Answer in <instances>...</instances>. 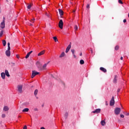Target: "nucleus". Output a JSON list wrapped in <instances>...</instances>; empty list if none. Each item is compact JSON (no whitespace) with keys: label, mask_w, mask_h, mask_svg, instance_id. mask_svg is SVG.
I'll use <instances>...</instances> for the list:
<instances>
[{"label":"nucleus","mask_w":129,"mask_h":129,"mask_svg":"<svg viewBox=\"0 0 129 129\" xmlns=\"http://www.w3.org/2000/svg\"><path fill=\"white\" fill-rule=\"evenodd\" d=\"M121 110L120 109V108H118V107L116 108L114 110L115 114H116V115H118V114H119V113H120Z\"/></svg>","instance_id":"1"},{"label":"nucleus","mask_w":129,"mask_h":129,"mask_svg":"<svg viewBox=\"0 0 129 129\" xmlns=\"http://www.w3.org/2000/svg\"><path fill=\"white\" fill-rule=\"evenodd\" d=\"M18 91L19 93H23V85H19L17 86Z\"/></svg>","instance_id":"2"},{"label":"nucleus","mask_w":129,"mask_h":129,"mask_svg":"<svg viewBox=\"0 0 129 129\" xmlns=\"http://www.w3.org/2000/svg\"><path fill=\"white\" fill-rule=\"evenodd\" d=\"M38 74H40V73L37 72L36 71H32L31 78H34L36 75H38Z\"/></svg>","instance_id":"3"},{"label":"nucleus","mask_w":129,"mask_h":129,"mask_svg":"<svg viewBox=\"0 0 129 129\" xmlns=\"http://www.w3.org/2000/svg\"><path fill=\"white\" fill-rule=\"evenodd\" d=\"M115 101H114V97L112 96L111 100L110 101V106H113L114 105Z\"/></svg>","instance_id":"4"},{"label":"nucleus","mask_w":129,"mask_h":129,"mask_svg":"<svg viewBox=\"0 0 129 129\" xmlns=\"http://www.w3.org/2000/svg\"><path fill=\"white\" fill-rule=\"evenodd\" d=\"M58 27L62 30L63 29V20L62 19H60L59 20V22L58 23Z\"/></svg>","instance_id":"5"},{"label":"nucleus","mask_w":129,"mask_h":129,"mask_svg":"<svg viewBox=\"0 0 129 129\" xmlns=\"http://www.w3.org/2000/svg\"><path fill=\"white\" fill-rule=\"evenodd\" d=\"M117 78H118V77L117 75H115L113 80V82L114 84H116V83H117Z\"/></svg>","instance_id":"6"},{"label":"nucleus","mask_w":129,"mask_h":129,"mask_svg":"<svg viewBox=\"0 0 129 129\" xmlns=\"http://www.w3.org/2000/svg\"><path fill=\"white\" fill-rule=\"evenodd\" d=\"M36 66L37 68H39V69H42V64L40 63L39 61H37L36 63Z\"/></svg>","instance_id":"7"},{"label":"nucleus","mask_w":129,"mask_h":129,"mask_svg":"<svg viewBox=\"0 0 129 129\" xmlns=\"http://www.w3.org/2000/svg\"><path fill=\"white\" fill-rule=\"evenodd\" d=\"M58 12L59 13L60 18H63V17H62V16H63V15H64V12H63V10H62L61 9H58Z\"/></svg>","instance_id":"8"},{"label":"nucleus","mask_w":129,"mask_h":129,"mask_svg":"<svg viewBox=\"0 0 129 129\" xmlns=\"http://www.w3.org/2000/svg\"><path fill=\"white\" fill-rule=\"evenodd\" d=\"M71 49V43L66 48V53H68L69 52V50Z\"/></svg>","instance_id":"9"},{"label":"nucleus","mask_w":129,"mask_h":129,"mask_svg":"<svg viewBox=\"0 0 129 129\" xmlns=\"http://www.w3.org/2000/svg\"><path fill=\"white\" fill-rule=\"evenodd\" d=\"M101 109H96L95 111H93V113H100Z\"/></svg>","instance_id":"10"},{"label":"nucleus","mask_w":129,"mask_h":129,"mask_svg":"<svg viewBox=\"0 0 129 129\" xmlns=\"http://www.w3.org/2000/svg\"><path fill=\"white\" fill-rule=\"evenodd\" d=\"M6 54L8 57H10V56H11V51H10V50H6Z\"/></svg>","instance_id":"11"},{"label":"nucleus","mask_w":129,"mask_h":129,"mask_svg":"<svg viewBox=\"0 0 129 129\" xmlns=\"http://www.w3.org/2000/svg\"><path fill=\"white\" fill-rule=\"evenodd\" d=\"M48 64H49V62L46 63H45V64H44L42 68L41 67V70H44L46 69V68L47 67V66L48 65Z\"/></svg>","instance_id":"12"},{"label":"nucleus","mask_w":129,"mask_h":129,"mask_svg":"<svg viewBox=\"0 0 129 129\" xmlns=\"http://www.w3.org/2000/svg\"><path fill=\"white\" fill-rule=\"evenodd\" d=\"M5 26L6 24H5V22H2L1 24V28H2V29H5Z\"/></svg>","instance_id":"13"},{"label":"nucleus","mask_w":129,"mask_h":129,"mask_svg":"<svg viewBox=\"0 0 129 129\" xmlns=\"http://www.w3.org/2000/svg\"><path fill=\"white\" fill-rule=\"evenodd\" d=\"M44 54H45V50H42L38 54V56H42V55H44Z\"/></svg>","instance_id":"14"},{"label":"nucleus","mask_w":129,"mask_h":129,"mask_svg":"<svg viewBox=\"0 0 129 129\" xmlns=\"http://www.w3.org/2000/svg\"><path fill=\"white\" fill-rule=\"evenodd\" d=\"M1 77L3 79H6V74L5 73H1Z\"/></svg>","instance_id":"15"},{"label":"nucleus","mask_w":129,"mask_h":129,"mask_svg":"<svg viewBox=\"0 0 129 129\" xmlns=\"http://www.w3.org/2000/svg\"><path fill=\"white\" fill-rule=\"evenodd\" d=\"M5 74L7 77H10V74L9 73V71L6 70H5Z\"/></svg>","instance_id":"16"},{"label":"nucleus","mask_w":129,"mask_h":129,"mask_svg":"<svg viewBox=\"0 0 129 129\" xmlns=\"http://www.w3.org/2000/svg\"><path fill=\"white\" fill-rule=\"evenodd\" d=\"M100 70L104 72V73H106V69H104V68L101 67L100 68Z\"/></svg>","instance_id":"17"},{"label":"nucleus","mask_w":129,"mask_h":129,"mask_svg":"<svg viewBox=\"0 0 129 129\" xmlns=\"http://www.w3.org/2000/svg\"><path fill=\"white\" fill-rule=\"evenodd\" d=\"M3 110H4V111H8L9 110V107L7 106H4Z\"/></svg>","instance_id":"18"},{"label":"nucleus","mask_w":129,"mask_h":129,"mask_svg":"<svg viewBox=\"0 0 129 129\" xmlns=\"http://www.w3.org/2000/svg\"><path fill=\"white\" fill-rule=\"evenodd\" d=\"M65 56V52H62L59 56V58H63Z\"/></svg>","instance_id":"19"},{"label":"nucleus","mask_w":129,"mask_h":129,"mask_svg":"<svg viewBox=\"0 0 129 129\" xmlns=\"http://www.w3.org/2000/svg\"><path fill=\"white\" fill-rule=\"evenodd\" d=\"M23 112H28L29 111V108H25L22 110Z\"/></svg>","instance_id":"20"},{"label":"nucleus","mask_w":129,"mask_h":129,"mask_svg":"<svg viewBox=\"0 0 129 129\" xmlns=\"http://www.w3.org/2000/svg\"><path fill=\"white\" fill-rule=\"evenodd\" d=\"M101 125H105V121H104V120H102L101 121Z\"/></svg>","instance_id":"21"},{"label":"nucleus","mask_w":129,"mask_h":129,"mask_svg":"<svg viewBox=\"0 0 129 129\" xmlns=\"http://www.w3.org/2000/svg\"><path fill=\"white\" fill-rule=\"evenodd\" d=\"M3 44L4 47L6 46V45H7V42L6 41V40H3Z\"/></svg>","instance_id":"22"},{"label":"nucleus","mask_w":129,"mask_h":129,"mask_svg":"<svg viewBox=\"0 0 129 129\" xmlns=\"http://www.w3.org/2000/svg\"><path fill=\"white\" fill-rule=\"evenodd\" d=\"M80 63L81 65H83V64H84V60L83 59H81L80 61Z\"/></svg>","instance_id":"23"},{"label":"nucleus","mask_w":129,"mask_h":129,"mask_svg":"<svg viewBox=\"0 0 129 129\" xmlns=\"http://www.w3.org/2000/svg\"><path fill=\"white\" fill-rule=\"evenodd\" d=\"M118 49H119V46H118V45H116V46H115L114 49L116 50V51H117Z\"/></svg>","instance_id":"24"},{"label":"nucleus","mask_w":129,"mask_h":129,"mask_svg":"<svg viewBox=\"0 0 129 129\" xmlns=\"http://www.w3.org/2000/svg\"><path fill=\"white\" fill-rule=\"evenodd\" d=\"M36 19H35V18H33L32 19H31V20L30 21V22H31V23H35V21Z\"/></svg>","instance_id":"25"},{"label":"nucleus","mask_w":129,"mask_h":129,"mask_svg":"<svg viewBox=\"0 0 129 129\" xmlns=\"http://www.w3.org/2000/svg\"><path fill=\"white\" fill-rule=\"evenodd\" d=\"M37 94H38V90L37 89H36L35 91H34V95H37Z\"/></svg>","instance_id":"26"},{"label":"nucleus","mask_w":129,"mask_h":129,"mask_svg":"<svg viewBox=\"0 0 129 129\" xmlns=\"http://www.w3.org/2000/svg\"><path fill=\"white\" fill-rule=\"evenodd\" d=\"M53 40H54L55 42H58V39H57V37H53Z\"/></svg>","instance_id":"27"},{"label":"nucleus","mask_w":129,"mask_h":129,"mask_svg":"<svg viewBox=\"0 0 129 129\" xmlns=\"http://www.w3.org/2000/svg\"><path fill=\"white\" fill-rule=\"evenodd\" d=\"M74 29H75V31H77L78 30V26H77V25H75Z\"/></svg>","instance_id":"28"},{"label":"nucleus","mask_w":129,"mask_h":129,"mask_svg":"<svg viewBox=\"0 0 129 129\" xmlns=\"http://www.w3.org/2000/svg\"><path fill=\"white\" fill-rule=\"evenodd\" d=\"M31 8H32V5H31V4L27 6V9L28 10H30V9H31Z\"/></svg>","instance_id":"29"},{"label":"nucleus","mask_w":129,"mask_h":129,"mask_svg":"<svg viewBox=\"0 0 129 129\" xmlns=\"http://www.w3.org/2000/svg\"><path fill=\"white\" fill-rule=\"evenodd\" d=\"M30 57V54L28 53L26 55L25 58L26 59H28Z\"/></svg>","instance_id":"30"},{"label":"nucleus","mask_w":129,"mask_h":129,"mask_svg":"<svg viewBox=\"0 0 129 129\" xmlns=\"http://www.w3.org/2000/svg\"><path fill=\"white\" fill-rule=\"evenodd\" d=\"M71 52L73 55H74V53H75V50L74 49H71Z\"/></svg>","instance_id":"31"},{"label":"nucleus","mask_w":129,"mask_h":129,"mask_svg":"<svg viewBox=\"0 0 129 129\" xmlns=\"http://www.w3.org/2000/svg\"><path fill=\"white\" fill-rule=\"evenodd\" d=\"M4 35V31H2L0 33V37H2Z\"/></svg>","instance_id":"32"},{"label":"nucleus","mask_w":129,"mask_h":129,"mask_svg":"<svg viewBox=\"0 0 129 129\" xmlns=\"http://www.w3.org/2000/svg\"><path fill=\"white\" fill-rule=\"evenodd\" d=\"M2 117L3 118H5V117H6V114H2Z\"/></svg>","instance_id":"33"},{"label":"nucleus","mask_w":129,"mask_h":129,"mask_svg":"<svg viewBox=\"0 0 129 129\" xmlns=\"http://www.w3.org/2000/svg\"><path fill=\"white\" fill-rule=\"evenodd\" d=\"M68 115H69V114H68V113H67V112H66V113H65V114H64V116H65V117L67 118V116H68Z\"/></svg>","instance_id":"34"},{"label":"nucleus","mask_w":129,"mask_h":129,"mask_svg":"<svg viewBox=\"0 0 129 129\" xmlns=\"http://www.w3.org/2000/svg\"><path fill=\"white\" fill-rule=\"evenodd\" d=\"M118 3L119 4H121V5H122V4H123L122 3V1H121V0H118Z\"/></svg>","instance_id":"35"},{"label":"nucleus","mask_w":129,"mask_h":129,"mask_svg":"<svg viewBox=\"0 0 129 129\" xmlns=\"http://www.w3.org/2000/svg\"><path fill=\"white\" fill-rule=\"evenodd\" d=\"M86 8H87V9H90V6L89 5V4H88V5H87Z\"/></svg>","instance_id":"36"},{"label":"nucleus","mask_w":129,"mask_h":129,"mask_svg":"<svg viewBox=\"0 0 129 129\" xmlns=\"http://www.w3.org/2000/svg\"><path fill=\"white\" fill-rule=\"evenodd\" d=\"M11 50V46H8V50L7 51H10Z\"/></svg>","instance_id":"37"},{"label":"nucleus","mask_w":129,"mask_h":129,"mask_svg":"<svg viewBox=\"0 0 129 129\" xmlns=\"http://www.w3.org/2000/svg\"><path fill=\"white\" fill-rule=\"evenodd\" d=\"M34 111H39V109H38L37 108H34Z\"/></svg>","instance_id":"38"},{"label":"nucleus","mask_w":129,"mask_h":129,"mask_svg":"<svg viewBox=\"0 0 129 129\" xmlns=\"http://www.w3.org/2000/svg\"><path fill=\"white\" fill-rule=\"evenodd\" d=\"M3 22H6V18L3 17Z\"/></svg>","instance_id":"39"},{"label":"nucleus","mask_w":129,"mask_h":129,"mask_svg":"<svg viewBox=\"0 0 129 129\" xmlns=\"http://www.w3.org/2000/svg\"><path fill=\"white\" fill-rule=\"evenodd\" d=\"M32 53H33V51H30L29 52H28V54H29V55H31V54H32Z\"/></svg>","instance_id":"40"},{"label":"nucleus","mask_w":129,"mask_h":129,"mask_svg":"<svg viewBox=\"0 0 129 129\" xmlns=\"http://www.w3.org/2000/svg\"><path fill=\"white\" fill-rule=\"evenodd\" d=\"M120 117H122V118H123V117H124V115H123V114H121Z\"/></svg>","instance_id":"41"},{"label":"nucleus","mask_w":129,"mask_h":129,"mask_svg":"<svg viewBox=\"0 0 129 129\" xmlns=\"http://www.w3.org/2000/svg\"><path fill=\"white\" fill-rule=\"evenodd\" d=\"M29 104H30L29 102L25 103V105H29Z\"/></svg>","instance_id":"42"},{"label":"nucleus","mask_w":129,"mask_h":129,"mask_svg":"<svg viewBox=\"0 0 129 129\" xmlns=\"http://www.w3.org/2000/svg\"><path fill=\"white\" fill-rule=\"evenodd\" d=\"M105 105H108V103H107V101H105Z\"/></svg>","instance_id":"43"},{"label":"nucleus","mask_w":129,"mask_h":129,"mask_svg":"<svg viewBox=\"0 0 129 129\" xmlns=\"http://www.w3.org/2000/svg\"><path fill=\"white\" fill-rule=\"evenodd\" d=\"M123 22V23H126V19H124Z\"/></svg>","instance_id":"44"},{"label":"nucleus","mask_w":129,"mask_h":129,"mask_svg":"<svg viewBox=\"0 0 129 129\" xmlns=\"http://www.w3.org/2000/svg\"><path fill=\"white\" fill-rule=\"evenodd\" d=\"M91 54H93V50H92V49H91Z\"/></svg>","instance_id":"45"},{"label":"nucleus","mask_w":129,"mask_h":129,"mask_svg":"<svg viewBox=\"0 0 129 129\" xmlns=\"http://www.w3.org/2000/svg\"><path fill=\"white\" fill-rule=\"evenodd\" d=\"M23 129H27V125H25L23 127Z\"/></svg>","instance_id":"46"},{"label":"nucleus","mask_w":129,"mask_h":129,"mask_svg":"<svg viewBox=\"0 0 129 129\" xmlns=\"http://www.w3.org/2000/svg\"><path fill=\"white\" fill-rule=\"evenodd\" d=\"M120 91V89H118L117 92H119Z\"/></svg>","instance_id":"47"},{"label":"nucleus","mask_w":129,"mask_h":129,"mask_svg":"<svg viewBox=\"0 0 129 129\" xmlns=\"http://www.w3.org/2000/svg\"><path fill=\"white\" fill-rule=\"evenodd\" d=\"M125 115H126V116L129 115V113H126L125 114Z\"/></svg>","instance_id":"48"},{"label":"nucleus","mask_w":129,"mask_h":129,"mask_svg":"<svg viewBox=\"0 0 129 129\" xmlns=\"http://www.w3.org/2000/svg\"><path fill=\"white\" fill-rule=\"evenodd\" d=\"M10 42H8V47H10Z\"/></svg>","instance_id":"49"},{"label":"nucleus","mask_w":129,"mask_h":129,"mask_svg":"<svg viewBox=\"0 0 129 129\" xmlns=\"http://www.w3.org/2000/svg\"><path fill=\"white\" fill-rule=\"evenodd\" d=\"M73 56H74V58H76V55L75 54H73Z\"/></svg>","instance_id":"50"},{"label":"nucleus","mask_w":129,"mask_h":129,"mask_svg":"<svg viewBox=\"0 0 129 129\" xmlns=\"http://www.w3.org/2000/svg\"><path fill=\"white\" fill-rule=\"evenodd\" d=\"M29 26H33V25L32 24V23H29Z\"/></svg>","instance_id":"51"},{"label":"nucleus","mask_w":129,"mask_h":129,"mask_svg":"<svg viewBox=\"0 0 129 129\" xmlns=\"http://www.w3.org/2000/svg\"><path fill=\"white\" fill-rule=\"evenodd\" d=\"M122 59H123V57H122V56H121V57H120V60H122Z\"/></svg>","instance_id":"52"},{"label":"nucleus","mask_w":129,"mask_h":129,"mask_svg":"<svg viewBox=\"0 0 129 129\" xmlns=\"http://www.w3.org/2000/svg\"><path fill=\"white\" fill-rule=\"evenodd\" d=\"M12 64H13V66H15V65H16L15 63H12Z\"/></svg>","instance_id":"53"},{"label":"nucleus","mask_w":129,"mask_h":129,"mask_svg":"<svg viewBox=\"0 0 129 129\" xmlns=\"http://www.w3.org/2000/svg\"><path fill=\"white\" fill-rule=\"evenodd\" d=\"M80 56H82V52L80 53Z\"/></svg>","instance_id":"54"},{"label":"nucleus","mask_w":129,"mask_h":129,"mask_svg":"<svg viewBox=\"0 0 129 129\" xmlns=\"http://www.w3.org/2000/svg\"><path fill=\"white\" fill-rule=\"evenodd\" d=\"M76 11V10H74V11H73V13H75Z\"/></svg>","instance_id":"55"},{"label":"nucleus","mask_w":129,"mask_h":129,"mask_svg":"<svg viewBox=\"0 0 129 129\" xmlns=\"http://www.w3.org/2000/svg\"><path fill=\"white\" fill-rule=\"evenodd\" d=\"M46 16H47V17H49V15H48L47 14H46Z\"/></svg>","instance_id":"56"},{"label":"nucleus","mask_w":129,"mask_h":129,"mask_svg":"<svg viewBox=\"0 0 129 129\" xmlns=\"http://www.w3.org/2000/svg\"><path fill=\"white\" fill-rule=\"evenodd\" d=\"M128 18H129V13H128Z\"/></svg>","instance_id":"57"},{"label":"nucleus","mask_w":129,"mask_h":129,"mask_svg":"<svg viewBox=\"0 0 129 129\" xmlns=\"http://www.w3.org/2000/svg\"><path fill=\"white\" fill-rule=\"evenodd\" d=\"M18 117H21V116H19Z\"/></svg>","instance_id":"58"},{"label":"nucleus","mask_w":129,"mask_h":129,"mask_svg":"<svg viewBox=\"0 0 129 129\" xmlns=\"http://www.w3.org/2000/svg\"><path fill=\"white\" fill-rule=\"evenodd\" d=\"M17 58H19V57H18V56H17Z\"/></svg>","instance_id":"59"}]
</instances>
